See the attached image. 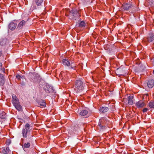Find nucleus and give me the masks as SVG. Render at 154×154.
Segmentation results:
<instances>
[{"label": "nucleus", "instance_id": "14", "mask_svg": "<svg viewBox=\"0 0 154 154\" xmlns=\"http://www.w3.org/2000/svg\"><path fill=\"white\" fill-rule=\"evenodd\" d=\"M147 38L148 42H152L154 39V34L152 33H149Z\"/></svg>", "mask_w": 154, "mask_h": 154}, {"label": "nucleus", "instance_id": "17", "mask_svg": "<svg viewBox=\"0 0 154 154\" xmlns=\"http://www.w3.org/2000/svg\"><path fill=\"white\" fill-rule=\"evenodd\" d=\"M108 110L109 109L107 107L102 106L100 108L99 110L101 112L104 113L107 112Z\"/></svg>", "mask_w": 154, "mask_h": 154}, {"label": "nucleus", "instance_id": "26", "mask_svg": "<svg viewBox=\"0 0 154 154\" xmlns=\"http://www.w3.org/2000/svg\"><path fill=\"white\" fill-rule=\"evenodd\" d=\"M148 110V109L147 108H145L143 109V112H146Z\"/></svg>", "mask_w": 154, "mask_h": 154}, {"label": "nucleus", "instance_id": "25", "mask_svg": "<svg viewBox=\"0 0 154 154\" xmlns=\"http://www.w3.org/2000/svg\"><path fill=\"white\" fill-rule=\"evenodd\" d=\"M23 75H16V78L18 80H20V78H24Z\"/></svg>", "mask_w": 154, "mask_h": 154}, {"label": "nucleus", "instance_id": "21", "mask_svg": "<svg viewBox=\"0 0 154 154\" xmlns=\"http://www.w3.org/2000/svg\"><path fill=\"white\" fill-rule=\"evenodd\" d=\"M30 144L29 142H28L27 143H24L22 145L23 148V149L29 148L30 147Z\"/></svg>", "mask_w": 154, "mask_h": 154}, {"label": "nucleus", "instance_id": "6", "mask_svg": "<svg viewBox=\"0 0 154 154\" xmlns=\"http://www.w3.org/2000/svg\"><path fill=\"white\" fill-rule=\"evenodd\" d=\"M62 63L63 65L69 66H71L70 68L72 69H74L76 67L75 66L72 65L73 62L70 61V59H65L62 60Z\"/></svg>", "mask_w": 154, "mask_h": 154}, {"label": "nucleus", "instance_id": "24", "mask_svg": "<svg viewBox=\"0 0 154 154\" xmlns=\"http://www.w3.org/2000/svg\"><path fill=\"white\" fill-rule=\"evenodd\" d=\"M5 83L4 79H0V85H3Z\"/></svg>", "mask_w": 154, "mask_h": 154}, {"label": "nucleus", "instance_id": "11", "mask_svg": "<svg viewBox=\"0 0 154 154\" xmlns=\"http://www.w3.org/2000/svg\"><path fill=\"white\" fill-rule=\"evenodd\" d=\"M17 26L16 23L12 22L8 25V28L11 30H14L15 29Z\"/></svg>", "mask_w": 154, "mask_h": 154}, {"label": "nucleus", "instance_id": "20", "mask_svg": "<svg viewBox=\"0 0 154 154\" xmlns=\"http://www.w3.org/2000/svg\"><path fill=\"white\" fill-rule=\"evenodd\" d=\"M10 149L8 147H4L3 149L2 152L5 154H8Z\"/></svg>", "mask_w": 154, "mask_h": 154}, {"label": "nucleus", "instance_id": "28", "mask_svg": "<svg viewBox=\"0 0 154 154\" xmlns=\"http://www.w3.org/2000/svg\"><path fill=\"white\" fill-rule=\"evenodd\" d=\"M153 74H154V69L153 70Z\"/></svg>", "mask_w": 154, "mask_h": 154}, {"label": "nucleus", "instance_id": "5", "mask_svg": "<svg viewBox=\"0 0 154 154\" xmlns=\"http://www.w3.org/2000/svg\"><path fill=\"white\" fill-rule=\"evenodd\" d=\"M106 119L104 118H102L99 120L98 126L99 127L100 130H103L106 128Z\"/></svg>", "mask_w": 154, "mask_h": 154}, {"label": "nucleus", "instance_id": "16", "mask_svg": "<svg viewBox=\"0 0 154 154\" xmlns=\"http://www.w3.org/2000/svg\"><path fill=\"white\" fill-rule=\"evenodd\" d=\"M38 106L41 107L43 108L46 106V103L43 100H39L38 102Z\"/></svg>", "mask_w": 154, "mask_h": 154}, {"label": "nucleus", "instance_id": "18", "mask_svg": "<svg viewBox=\"0 0 154 154\" xmlns=\"http://www.w3.org/2000/svg\"><path fill=\"white\" fill-rule=\"evenodd\" d=\"M128 103L129 104L132 105L133 103V95L129 96L128 97Z\"/></svg>", "mask_w": 154, "mask_h": 154}, {"label": "nucleus", "instance_id": "9", "mask_svg": "<svg viewBox=\"0 0 154 154\" xmlns=\"http://www.w3.org/2000/svg\"><path fill=\"white\" fill-rule=\"evenodd\" d=\"M132 5L129 3H126L123 4L122 7V8L125 11H128L132 8Z\"/></svg>", "mask_w": 154, "mask_h": 154}, {"label": "nucleus", "instance_id": "10", "mask_svg": "<svg viewBox=\"0 0 154 154\" xmlns=\"http://www.w3.org/2000/svg\"><path fill=\"white\" fill-rule=\"evenodd\" d=\"M44 90L48 93H52L54 91L52 87L48 85H46L45 86Z\"/></svg>", "mask_w": 154, "mask_h": 154}, {"label": "nucleus", "instance_id": "12", "mask_svg": "<svg viewBox=\"0 0 154 154\" xmlns=\"http://www.w3.org/2000/svg\"><path fill=\"white\" fill-rule=\"evenodd\" d=\"M26 22L24 20H22L18 24L17 28L19 29H22L26 25Z\"/></svg>", "mask_w": 154, "mask_h": 154}, {"label": "nucleus", "instance_id": "19", "mask_svg": "<svg viewBox=\"0 0 154 154\" xmlns=\"http://www.w3.org/2000/svg\"><path fill=\"white\" fill-rule=\"evenodd\" d=\"M88 111L86 110H82L80 112V115L81 116H86L88 113Z\"/></svg>", "mask_w": 154, "mask_h": 154}, {"label": "nucleus", "instance_id": "7", "mask_svg": "<svg viewBox=\"0 0 154 154\" xmlns=\"http://www.w3.org/2000/svg\"><path fill=\"white\" fill-rule=\"evenodd\" d=\"M43 0H33L32 4L31 6V8L33 9H36V6H40L42 4Z\"/></svg>", "mask_w": 154, "mask_h": 154}, {"label": "nucleus", "instance_id": "15", "mask_svg": "<svg viewBox=\"0 0 154 154\" xmlns=\"http://www.w3.org/2000/svg\"><path fill=\"white\" fill-rule=\"evenodd\" d=\"M147 85L148 88H152L154 86V80L153 79L149 80L147 82Z\"/></svg>", "mask_w": 154, "mask_h": 154}, {"label": "nucleus", "instance_id": "23", "mask_svg": "<svg viewBox=\"0 0 154 154\" xmlns=\"http://www.w3.org/2000/svg\"><path fill=\"white\" fill-rule=\"evenodd\" d=\"M85 23L83 21H81L80 22L79 24V27H84L85 26Z\"/></svg>", "mask_w": 154, "mask_h": 154}, {"label": "nucleus", "instance_id": "8", "mask_svg": "<svg viewBox=\"0 0 154 154\" xmlns=\"http://www.w3.org/2000/svg\"><path fill=\"white\" fill-rule=\"evenodd\" d=\"M7 115L5 112L3 111L0 112V123L5 121L6 119Z\"/></svg>", "mask_w": 154, "mask_h": 154}, {"label": "nucleus", "instance_id": "2", "mask_svg": "<svg viewBox=\"0 0 154 154\" xmlns=\"http://www.w3.org/2000/svg\"><path fill=\"white\" fill-rule=\"evenodd\" d=\"M66 15L68 16L70 19L75 20L79 19L81 16V14L79 11H78L75 9H72L69 11L68 14L67 13L66 14Z\"/></svg>", "mask_w": 154, "mask_h": 154}, {"label": "nucleus", "instance_id": "3", "mask_svg": "<svg viewBox=\"0 0 154 154\" xmlns=\"http://www.w3.org/2000/svg\"><path fill=\"white\" fill-rule=\"evenodd\" d=\"M84 84L80 79L76 80L74 85V90L76 93L82 91L84 89Z\"/></svg>", "mask_w": 154, "mask_h": 154}, {"label": "nucleus", "instance_id": "22", "mask_svg": "<svg viewBox=\"0 0 154 154\" xmlns=\"http://www.w3.org/2000/svg\"><path fill=\"white\" fill-rule=\"evenodd\" d=\"M148 105L150 108L154 109V100L151 101L149 103Z\"/></svg>", "mask_w": 154, "mask_h": 154}, {"label": "nucleus", "instance_id": "13", "mask_svg": "<svg viewBox=\"0 0 154 154\" xmlns=\"http://www.w3.org/2000/svg\"><path fill=\"white\" fill-rule=\"evenodd\" d=\"M145 105V103L142 100H140L136 103V105L138 108L143 107Z\"/></svg>", "mask_w": 154, "mask_h": 154}, {"label": "nucleus", "instance_id": "27", "mask_svg": "<svg viewBox=\"0 0 154 154\" xmlns=\"http://www.w3.org/2000/svg\"><path fill=\"white\" fill-rule=\"evenodd\" d=\"M0 79H4V77L3 75L2 74H0Z\"/></svg>", "mask_w": 154, "mask_h": 154}, {"label": "nucleus", "instance_id": "1", "mask_svg": "<svg viewBox=\"0 0 154 154\" xmlns=\"http://www.w3.org/2000/svg\"><path fill=\"white\" fill-rule=\"evenodd\" d=\"M32 127L28 123H26L22 129V134L24 138L31 137L32 135L31 134L30 130Z\"/></svg>", "mask_w": 154, "mask_h": 154}, {"label": "nucleus", "instance_id": "4", "mask_svg": "<svg viewBox=\"0 0 154 154\" xmlns=\"http://www.w3.org/2000/svg\"><path fill=\"white\" fill-rule=\"evenodd\" d=\"M12 102L14 106L18 111H21L22 110V106L20 104L19 100L15 94L12 95Z\"/></svg>", "mask_w": 154, "mask_h": 154}]
</instances>
